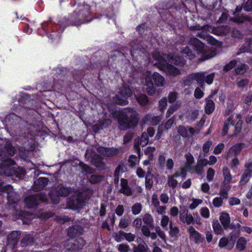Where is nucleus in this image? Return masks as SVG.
<instances>
[{"mask_svg": "<svg viewBox=\"0 0 252 252\" xmlns=\"http://www.w3.org/2000/svg\"><path fill=\"white\" fill-rule=\"evenodd\" d=\"M170 219L169 217L168 216L166 215H163L162 217L161 221H160V225L162 226V228L164 229H167V225L168 223H170Z\"/></svg>", "mask_w": 252, "mask_h": 252, "instance_id": "41", "label": "nucleus"}, {"mask_svg": "<svg viewBox=\"0 0 252 252\" xmlns=\"http://www.w3.org/2000/svg\"><path fill=\"white\" fill-rule=\"evenodd\" d=\"M205 77V72L196 73L189 75L188 77L189 81H196L198 84L203 87Z\"/></svg>", "mask_w": 252, "mask_h": 252, "instance_id": "15", "label": "nucleus"}, {"mask_svg": "<svg viewBox=\"0 0 252 252\" xmlns=\"http://www.w3.org/2000/svg\"><path fill=\"white\" fill-rule=\"evenodd\" d=\"M237 61L235 60L230 61L228 63H227L224 66V70L225 71H228L230 70L237 64Z\"/></svg>", "mask_w": 252, "mask_h": 252, "instance_id": "60", "label": "nucleus"}, {"mask_svg": "<svg viewBox=\"0 0 252 252\" xmlns=\"http://www.w3.org/2000/svg\"><path fill=\"white\" fill-rule=\"evenodd\" d=\"M181 52L183 54H186L190 60L193 59L194 57V55L192 53L190 49L188 47L186 46L185 47L182 48Z\"/></svg>", "mask_w": 252, "mask_h": 252, "instance_id": "50", "label": "nucleus"}, {"mask_svg": "<svg viewBox=\"0 0 252 252\" xmlns=\"http://www.w3.org/2000/svg\"><path fill=\"white\" fill-rule=\"evenodd\" d=\"M231 20L237 23H242L246 21L249 20L250 18L249 17L247 16H244L242 15L241 16H238L234 18H232Z\"/></svg>", "mask_w": 252, "mask_h": 252, "instance_id": "39", "label": "nucleus"}, {"mask_svg": "<svg viewBox=\"0 0 252 252\" xmlns=\"http://www.w3.org/2000/svg\"><path fill=\"white\" fill-rule=\"evenodd\" d=\"M177 183V181L174 178L171 176H168L167 184L169 187L175 188Z\"/></svg>", "mask_w": 252, "mask_h": 252, "instance_id": "52", "label": "nucleus"}, {"mask_svg": "<svg viewBox=\"0 0 252 252\" xmlns=\"http://www.w3.org/2000/svg\"><path fill=\"white\" fill-rule=\"evenodd\" d=\"M148 141H149V139H148V137L147 133H146L145 132H143L142 134V135L141 137V139H140V145L141 146L144 147L148 144Z\"/></svg>", "mask_w": 252, "mask_h": 252, "instance_id": "48", "label": "nucleus"}, {"mask_svg": "<svg viewBox=\"0 0 252 252\" xmlns=\"http://www.w3.org/2000/svg\"><path fill=\"white\" fill-rule=\"evenodd\" d=\"M118 123L123 129L135 127L139 121L138 114L131 108H127L117 111L115 114Z\"/></svg>", "mask_w": 252, "mask_h": 252, "instance_id": "2", "label": "nucleus"}, {"mask_svg": "<svg viewBox=\"0 0 252 252\" xmlns=\"http://www.w3.org/2000/svg\"><path fill=\"white\" fill-rule=\"evenodd\" d=\"M181 105L182 102L180 100H178L173 103L170 106L166 112V117H170L181 107Z\"/></svg>", "mask_w": 252, "mask_h": 252, "instance_id": "21", "label": "nucleus"}, {"mask_svg": "<svg viewBox=\"0 0 252 252\" xmlns=\"http://www.w3.org/2000/svg\"><path fill=\"white\" fill-rule=\"evenodd\" d=\"M198 115V112L197 111L192 110L188 114V120L190 121H193L197 118Z\"/></svg>", "mask_w": 252, "mask_h": 252, "instance_id": "56", "label": "nucleus"}, {"mask_svg": "<svg viewBox=\"0 0 252 252\" xmlns=\"http://www.w3.org/2000/svg\"><path fill=\"white\" fill-rule=\"evenodd\" d=\"M213 228L216 234H220L223 231L221 226L218 221L213 222Z\"/></svg>", "mask_w": 252, "mask_h": 252, "instance_id": "40", "label": "nucleus"}, {"mask_svg": "<svg viewBox=\"0 0 252 252\" xmlns=\"http://www.w3.org/2000/svg\"><path fill=\"white\" fill-rule=\"evenodd\" d=\"M244 144L238 143L232 146L228 150L225 156L226 159H228L231 158L237 157V156L241 152L243 148Z\"/></svg>", "mask_w": 252, "mask_h": 252, "instance_id": "11", "label": "nucleus"}, {"mask_svg": "<svg viewBox=\"0 0 252 252\" xmlns=\"http://www.w3.org/2000/svg\"><path fill=\"white\" fill-rule=\"evenodd\" d=\"M244 172L252 176V161H248L245 164Z\"/></svg>", "mask_w": 252, "mask_h": 252, "instance_id": "54", "label": "nucleus"}, {"mask_svg": "<svg viewBox=\"0 0 252 252\" xmlns=\"http://www.w3.org/2000/svg\"><path fill=\"white\" fill-rule=\"evenodd\" d=\"M223 200L222 197H216L213 199L212 203L215 207L219 208L222 206Z\"/></svg>", "mask_w": 252, "mask_h": 252, "instance_id": "43", "label": "nucleus"}, {"mask_svg": "<svg viewBox=\"0 0 252 252\" xmlns=\"http://www.w3.org/2000/svg\"><path fill=\"white\" fill-rule=\"evenodd\" d=\"M142 220L146 225H148L150 227H153L154 225V219L152 216L149 214L146 213L143 215Z\"/></svg>", "mask_w": 252, "mask_h": 252, "instance_id": "24", "label": "nucleus"}, {"mask_svg": "<svg viewBox=\"0 0 252 252\" xmlns=\"http://www.w3.org/2000/svg\"><path fill=\"white\" fill-rule=\"evenodd\" d=\"M123 231H119L113 234V237L117 242H122L124 239V235Z\"/></svg>", "mask_w": 252, "mask_h": 252, "instance_id": "42", "label": "nucleus"}, {"mask_svg": "<svg viewBox=\"0 0 252 252\" xmlns=\"http://www.w3.org/2000/svg\"><path fill=\"white\" fill-rule=\"evenodd\" d=\"M97 151L102 156L105 157H111L117 155L119 151L114 148H106L102 147H98Z\"/></svg>", "mask_w": 252, "mask_h": 252, "instance_id": "13", "label": "nucleus"}, {"mask_svg": "<svg viewBox=\"0 0 252 252\" xmlns=\"http://www.w3.org/2000/svg\"><path fill=\"white\" fill-rule=\"evenodd\" d=\"M46 200V197L44 194L31 195L25 199V203L27 208H31L37 206L40 201Z\"/></svg>", "mask_w": 252, "mask_h": 252, "instance_id": "8", "label": "nucleus"}, {"mask_svg": "<svg viewBox=\"0 0 252 252\" xmlns=\"http://www.w3.org/2000/svg\"><path fill=\"white\" fill-rule=\"evenodd\" d=\"M20 233L18 231H13L11 233L8 235L7 236V239L8 243L15 246L18 242L19 239V236Z\"/></svg>", "mask_w": 252, "mask_h": 252, "instance_id": "22", "label": "nucleus"}, {"mask_svg": "<svg viewBox=\"0 0 252 252\" xmlns=\"http://www.w3.org/2000/svg\"><path fill=\"white\" fill-rule=\"evenodd\" d=\"M231 186L229 185L221 184L219 194L220 197H222V199H226L228 197V191L231 189Z\"/></svg>", "mask_w": 252, "mask_h": 252, "instance_id": "23", "label": "nucleus"}, {"mask_svg": "<svg viewBox=\"0 0 252 252\" xmlns=\"http://www.w3.org/2000/svg\"><path fill=\"white\" fill-rule=\"evenodd\" d=\"M250 81L248 79H239L237 81V85L240 88H244L248 86Z\"/></svg>", "mask_w": 252, "mask_h": 252, "instance_id": "38", "label": "nucleus"}, {"mask_svg": "<svg viewBox=\"0 0 252 252\" xmlns=\"http://www.w3.org/2000/svg\"><path fill=\"white\" fill-rule=\"evenodd\" d=\"M73 243V248H72L74 250H79L82 249V248L85 245V241L81 238H79L77 239L74 240Z\"/></svg>", "mask_w": 252, "mask_h": 252, "instance_id": "30", "label": "nucleus"}, {"mask_svg": "<svg viewBox=\"0 0 252 252\" xmlns=\"http://www.w3.org/2000/svg\"><path fill=\"white\" fill-rule=\"evenodd\" d=\"M178 98V93L173 92L169 93L168 95V101L170 103H173L176 102V99Z\"/></svg>", "mask_w": 252, "mask_h": 252, "instance_id": "49", "label": "nucleus"}, {"mask_svg": "<svg viewBox=\"0 0 252 252\" xmlns=\"http://www.w3.org/2000/svg\"><path fill=\"white\" fill-rule=\"evenodd\" d=\"M89 10L90 6L88 5H86L82 6H80L78 12L81 13L82 16H85L89 13Z\"/></svg>", "mask_w": 252, "mask_h": 252, "instance_id": "51", "label": "nucleus"}, {"mask_svg": "<svg viewBox=\"0 0 252 252\" xmlns=\"http://www.w3.org/2000/svg\"><path fill=\"white\" fill-rule=\"evenodd\" d=\"M220 220L225 229L228 228L230 223V218L227 213L222 212L220 216Z\"/></svg>", "mask_w": 252, "mask_h": 252, "instance_id": "19", "label": "nucleus"}, {"mask_svg": "<svg viewBox=\"0 0 252 252\" xmlns=\"http://www.w3.org/2000/svg\"><path fill=\"white\" fill-rule=\"evenodd\" d=\"M189 234V238L191 242L199 244L203 242L202 235L192 226H190L187 230Z\"/></svg>", "mask_w": 252, "mask_h": 252, "instance_id": "9", "label": "nucleus"}, {"mask_svg": "<svg viewBox=\"0 0 252 252\" xmlns=\"http://www.w3.org/2000/svg\"><path fill=\"white\" fill-rule=\"evenodd\" d=\"M206 104L205 107V112L207 114L212 113L215 109V103L213 100L209 99H207Z\"/></svg>", "mask_w": 252, "mask_h": 252, "instance_id": "29", "label": "nucleus"}, {"mask_svg": "<svg viewBox=\"0 0 252 252\" xmlns=\"http://www.w3.org/2000/svg\"><path fill=\"white\" fill-rule=\"evenodd\" d=\"M232 159L230 162V167L231 169L234 170L237 169L240 164V161L237 157L231 158Z\"/></svg>", "mask_w": 252, "mask_h": 252, "instance_id": "34", "label": "nucleus"}, {"mask_svg": "<svg viewBox=\"0 0 252 252\" xmlns=\"http://www.w3.org/2000/svg\"><path fill=\"white\" fill-rule=\"evenodd\" d=\"M233 125V117L229 116L224 122L222 131V136L226 135L228 132L229 127Z\"/></svg>", "mask_w": 252, "mask_h": 252, "instance_id": "27", "label": "nucleus"}, {"mask_svg": "<svg viewBox=\"0 0 252 252\" xmlns=\"http://www.w3.org/2000/svg\"><path fill=\"white\" fill-rule=\"evenodd\" d=\"M162 119V117L161 116H155L153 114H149L145 116L143 119V122L144 124L156 126L161 121Z\"/></svg>", "mask_w": 252, "mask_h": 252, "instance_id": "12", "label": "nucleus"}, {"mask_svg": "<svg viewBox=\"0 0 252 252\" xmlns=\"http://www.w3.org/2000/svg\"><path fill=\"white\" fill-rule=\"evenodd\" d=\"M222 172L223 180L221 184L229 185V183L232 180V176L230 173V170L227 166H224Z\"/></svg>", "mask_w": 252, "mask_h": 252, "instance_id": "18", "label": "nucleus"}, {"mask_svg": "<svg viewBox=\"0 0 252 252\" xmlns=\"http://www.w3.org/2000/svg\"><path fill=\"white\" fill-rule=\"evenodd\" d=\"M117 247L120 252H128L129 251V247L127 244H120Z\"/></svg>", "mask_w": 252, "mask_h": 252, "instance_id": "63", "label": "nucleus"}, {"mask_svg": "<svg viewBox=\"0 0 252 252\" xmlns=\"http://www.w3.org/2000/svg\"><path fill=\"white\" fill-rule=\"evenodd\" d=\"M91 162L98 168H102L104 167V163L102 162V158L98 156H96L95 158H93Z\"/></svg>", "mask_w": 252, "mask_h": 252, "instance_id": "37", "label": "nucleus"}, {"mask_svg": "<svg viewBox=\"0 0 252 252\" xmlns=\"http://www.w3.org/2000/svg\"><path fill=\"white\" fill-rule=\"evenodd\" d=\"M0 191L5 192L7 194V200L9 204L16 203L19 200L18 195L13 191V188L10 185L0 184Z\"/></svg>", "mask_w": 252, "mask_h": 252, "instance_id": "7", "label": "nucleus"}, {"mask_svg": "<svg viewBox=\"0 0 252 252\" xmlns=\"http://www.w3.org/2000/svg\"><path fill=\"white\" fill-rule=\"evenodd\" d=\"M246 243H247V241H246V239L244 237H240L238 240V241H237V243L236 244V248L239 251H242L245 249Z\"/></svg>", "mask_w": 252, "mask_h": 252, "instance_id": "32", "label": "nucleus"}, {"mask_svg": "<svg viewBox=\"0 0 252 252\" xmlns=\"http://www.w3.org/2000/svg\"><path fill=\"white\" fill-rule=\"evenodd\" d=\"M119 95H116L113 98V102L121 105H126L128 104L127 99L130 97L133 92L127 85H124L119 90Z\"/></svg>", "mask_w": 252, "mask_h": 252, "instance_id": "6", "label": "nucleus"}, {"mask_svg": "<svg viewBox=\"0 0 252 252\" xmlns=\"http://www.w3.org/2000/svg\"><path fill=\"white\" fill-rule=\"evenodd\" d=\"M194 30L198 31L201 30V32L197 33L198 36L206 39L209 44L214 45H216L218 41L212 36L205 33V32H212L218 35H223L229 32L230 28L226 26H220L217 28H213L209 26L202 27L198 26L195 27Z\"/></svg>", "mask_w": 252, "mask_h": 252, "instance_id": "3", "label": "nucleus"}, {"mask_svg": "<svg viewBox=\"0 0 252 252\" xmlns=\"http://www.w3.org/2000/svg\"><path fill=\"white\" fill-rule=\"evenodd\" d=\"M185 158L187 160V164L186 165L189 167L190 165L194 162V159L193 156L189 153L185 155Z\"/></svg>", "mask_w": 252, "mask_h": 252, "instance_id": "59", "label": "nucleus"}, {"mask_svg": "<svg viewBox=\"0 0 252 252\" xmlns=\"http://www.w3.org/2000/svg\"><path fill=\"white\" fill-rule=\"evenodd\" d=\"M48 180L45 177H41L34 182L33 189L35 191H38L43 189L47 185Z\"/></svg>", "mask_w": 252, "mask_h": 252, "instance_id": "16", "label": "nucleus"}, {"mask_svg": "<svg viewBox=\"0 0 252 252\" xmlns=\"http://www.w3.org/2000/svg\"><path fill=\"white\" fill-rule=\"evenodd\" d=\"M7 154L12 157L15 154V149L10 143H6L5 146Z\"/></svg>", "mask_w": 252, "mask_h": 252, "instance_id": "53", "label": "nucleus"}, {"mask_svg": "<svg viewBox=\"0 0 252 252\" xmlns=\"http://www.w3.org/2000/svg\"><path fill=\"white\" fill-rule=\"evenodd\" d=\"M248 69V66L244 64L240 63L237 64L235 68V72L238 74H244Z\"/></svg>", "mask_w": 252, "mask_h": 252, "instance_id": "33", "label": "nucleus"}, {"mask_svg": "<svg viewBox=\"0 0 252 252\" xmlns=\"http://www.w3.org/2000/svg\"><path fill=\"white\" fill-rule=\"evenodd\" d=\"M245 52H252V38H246L244 44L236 53V55Z\"/></svg>", "mask_w": 252, "mask_h": 252, "instance_id": "14", "label": "nucleus"}, {"mask_svg": "<svg viewBox=\"0 0 252 252\" xmlns=\"http://www.w3.org/2000/svg\"><path fill=\"white\" fill-rule=\"evenodd\" d=\"M56 194L59 196H66L70 193V189L64 186L58 187L55 190Z\"/></svg>", "mask_w": 252, "mask_h": 252, "instance_id": "25", "label": "nucleus"}, {"mask_svg": "<svg viewBox=\"0 0 252 252\" xmlns=\"http://www.w3.org/2000/svg\"><path fill=\"white\" fill-rule=\"evenodd\" d=\"M189 43L194 47L197 53L200 56L201 61L210 59L216 55V50L214 48L204 45L196 38H191Z\"/></svg>", "mask_w": 252, "mask_h": 252, "instance_id": "5", "label": "nucleus"}, {"mask_svg": "<svg viewBox=\"0 0 252 252\" xmlns=\"http://www.w3.org/2000/svg\"><path fill=\"white\" fill-rule=\"evenodd\" d=\"M142 206L141 203H136L133 204L131 207V211L133 215L139 214L142 210Z\"/></svg>", "mask_w": 252, "mask_h": 252, "instance_id": "35", "label": "nucleus"}, {"mask_svg": "<svg viewBox=\"0 0 252 252\" xmlns=\"http://www.w3.org/2000/svg\"><path fill=\"white\" fill-rule=\"evenodd\" d=\"M200 213L201 216L205 219L209 218L210 212L207 207H203L200 210Z\"/></svg>", "mask_w": 252, "mask_h": 252, "instance_id": "61", "label": "nucleus"}, {"mask_svg": "<svg viewBox=\"0 0 252 252\" xmlns=\"http://www.w3.org/2000/svg\"><path fill=\"white\" fill-rule=\"evenodd\" d=\"M145 78V85L147 92L150 95L154 94L156 91V88L154 85L152 79L158 87H162L165 84L164 77L158 72H154L153 74L150 71H146L144 74Z\"/></svg>", "mask_w": 252, "mask_h": 252, "instance_id": "4", "label": "nucleus"}, {"mask_svg": "<svg viewBox=\"0 0 252 252\" xmlns=\"http://www.w3.org/2000/svg\"><path fill=\"white\" fill-rule=\"evenodd\" d=\"M33 237L31 235H28L23 239L22 244L24 246L29 245L33 242Z\"/></svg>", "mask_w": 252, "mask_h": 252, "instance_id": "46", "label": "nucleus"}, {"mask_svg": "<svg viewBox=\"0 0 252 252\" xmlns=\"http://www.w3.org/2000/svg\"><path fill=\"white\" fill-rule=\"evenodd\" d=\"M150 60L154 65L157 66L160 70L173 76H177L181 74V71L178 68L168 64L167 62L181 67L184 66L186 64V61L180 56L175 54H163L158 51H156L152 54V58Z\"/></svg>", "mask_w": 252, "mask_h": 252, "instance_id": "1", "label": "nucleus"}, {"mask_svg": "<svg viewBox=\"0 0 252 252\" xmlns=\"http://www.w3.org/2000/svg\"><path fill=\"white\" fill-rule=\"evenodd\" d=\"M153 177H145V187L147 189H150L153 187L154 183Z\"/></svg>", "mask_w": 252, "mask_h": 252, "instance_id": "58", "label": "nucleus"}, {"mask_svg": "<svg viewBox=\"0 0 252 252\" xmlns=\"http://www.w3.org/2000/svg\"><path fill=\"white\" fill-rule=\"evenodd\" d=\"M202 203V200L201 199L193 198L192 199V203L189 205V208L191 210H193Z\"/></svg>", "mask_w": 252, "mask_h": 252, "instance_id": "47", "label": "nucleus"}, {"mask_svg": "<svg viewBox=\"0 0 252 252\" xmlns=\"http://www.w3.org/2000/svg\"><path fill=\"white\" fill-rule=\"evenodd\" d=\"M146 247L143 244H139L137 247H134L133 252H146Z\"/></svg>", "mask_w": 252, "mask_h": 252, "instance_id": "64", "label": "nucleus"}, {"mask_svg": "<svg viewBox=\"0 0 252 252\" xmlns=\"http://www.w3.org/2000/svg\"><path fill=\"white\" fill-rule=\"evenodd\" d=\"M83 229L82 227L79 225H75L69 228L68 231V235L69 237L73 238L82 233Z\"/></svg>", "mask_w": 252, "mask_h": 252, "instance_id": "20", "label": "nucleus"}, {"mask_svg": "<svg viewBox=\"0 0 252 252\" xmlns=\"http://www.w3.org/2000/svg\"><path fill=\"white\" fill-rule=\"evenodd\" d=\"M178 132L183 137H187L189 136V134L188 132V127H186L183 126H179L178 128Z\"/></svg>", "mask_w": 252, "mask_h": 252, "instance_id": "45", "label": "nucleus"}, {"mask_svg": "<svg viewBox=\"0 0 252 252\" xmlns=\"http://www.w3.org/2000/svg\"><path fill=\"white\" fill-rule=\"evenodd\" d=\"M102 177L97 175H93L90 178V181L92 184H96L102 180Z\"/></svg>", "mask_w": 252, "mask_h": 252, "instance_id": "57", "label": "nucleus"}, {"mask_svg": "<svg viewBox=\"0 0 252 252\" xmlns=\"http://www.w3.org/2000/svg\"><path fill=\"white\" fill-rule=\"evenodd\" d=\"M121 189L119 191L126 196H130L132 194L131 189L128 186L127 181L125 179L121 180Z\"/></svg>", "mask_w": 252, "mask_h": 252, "instance_id": "17", "label": "nucleus"}, {"mask_svg": "<svg viewBox=\"0 0 252 252\" xmlns=\"http://www.w3.org/2000/svg\"><path fill=\"white\" fill-rule=\"evenodd\" d=\"M224 148V145L223 143L219 144L214 149V154L218 155L221 153Z\"/></svg>", "mask_w": 252, "mask_h": 252, "instance_id": "62", "label": "nucleus"}, {"mask_svg": "<svg viewBox=\"0 0 252 252\" xmlns=\"http://www.w3.org/2000/svg\"><path fill=\"white\" fill-rule=\"evenodd\" d=\"M169 228V235L173 238H178L180 232L179 228L177 226L174 225L172 221L170 222Z\"/></svg>", "mask_w": 252, "mask_h": 252, "instance_id": "26", "label": "nucleus"}, {"mask_svg": "<svg viewBox=\"0 0 252 252\" xmlns=\"http://www.w3.org/2000/svg\"><path fill=\"white\" fill-rule=\"evenodd\" d=\"M142 219L140 218H136L132 222V226L135 229L139 230L142 227Z\"/></svg>", "mask_w": 252, "mask_h": 252, "instance_id": "44", "label": "nucleus"}, {"mask_svg": "<svg viewBox=\"0 0 252 252\" xmlns=\"http://www.w3.org/2000/svg\"><path fill=\"white\" fill-rule=\"evenodd\" d=\"M236 118L238 119V121L236 125H235V131L234 134H237L239 133L241 130V126L243 123V122L241 120L242 116L240 114H237L236 115Z\"/></svg>", "mask_w": 252, "mask_h": 252, "instance_id": "31", "label": "nucleus"}, {"mask_svg": "<svg viewBox=\"0 0 252 252\" xmlns=\"http://www.w3.org/2000/svg\"><path fill=\"white\" fill-rule=\"evenodd\" d=\"M215 171L212 168H209L207 171V179L209 182L212 181L214 177Z\"/></svg>", "mask_w": 252, "mask_h": 252, "instance_id": "55", "label": "nucleus"}, {"mask_svg": "<svg viewBox=\"0 0 252 252\" xmlns=\"http://www.w3.org/2000/svg\"><path fill=\"white\" fill-rule=\"evenodd\" d=\"M251 176V175L243 172L239 181V185L240 186H244L248 182Z\"/></svg>", "mask_w": 252, "mask_h": 252, "instance_id": "36", "label": "nucleus"}, {"mask_svg": "<svg viewBox=\"0 0 252 252\" xmlns=\"http://www.w3.org/2000/svg\"><path fill=\"white\" fill-rule=\"evenodd\" d=\"M135 99L141 106L146 105L148 103L147 96L143 94L135 95Z\"/></svg>", "mask_w": 252, "mask_h": 252, "instance_id": "28", "label": "nucleus"}, {"mask_svg": "<svg viewBox=\"0 0 252 252\" xmlns=\"http://www.w3.org/2000/svg\"><path fill=\"white\" fill-rule=\"evenodd\" d=\"M85 191L86 189H83V191L78 193L77 197L70 199L68 201V205L72 209L78 208L84 205V200L82 197L81 194Z\"/></svg>", "mask_w": 252, "mask_h": 252, "instance_id": "10", "label": "nucleus"}]
</instances>
